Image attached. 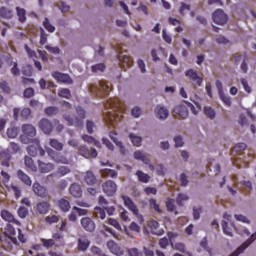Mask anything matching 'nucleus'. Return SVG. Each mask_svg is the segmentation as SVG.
<instances>
[{
    "label": "nucleus",
    "mask_w": 256,
    "mask_h": 256,
    "mask_svg": "<svg viewBox=\"0 0 256 256\" xmlns=\"http://www.w3.org/2000/svg\"><path fill=\"white\" fill-rule=\"evenodd\" d=\"M52 159L56 163L69 164V159L66 156L62 155L61 153H54Z\"/></svg>",
    "instance_id": "32"
},
{
    "label": "nucleus",
    "mask_w": 256,
    "mask_h": 256,
    "mask_svg": "<svg viewBox=\"0 0 256 256\" xmlns=\"http://www.w3.org/2000/svg\"><path fill=\"white\" fill-rule=\"evenodd\" d=\"M148 226L151 228L153 234H155L157 236H162L164 234L163 229L157 230L160 227V224L158 221L150 220V221H148Z\"/></svg>",
    "instance_id": "18"
},
{
    "label": "nucleus",
    "mask_w": 256,
    "mask_h": 256,
    "mask_svg": "<svg viewBox=\"0 0 256 256\" xmlns=\"http://www.w3.org/2000/svg\"><path fill=\"white\" fill-rule=\"evenodd\" d=\"M32 190L35 193L36 196L47 199L49 197L48 190L45 188V186H42L40 183L35 182L32 186Z\"/></svg>",
    "instance_id": "11"
},
{
    "label": "nucleus",
    "mask_w": 256,
    "mask_h": 256,
    "mask_svg": "<svg viewBox=\"0 0 256 256\" xmlns=\"http://www.w3.org/2000/svg\"><path fill=\"white\" fill-rule=\"evenodd\" d=\"M155 112L160 119H166L169 116V110L160 105L156 106Z\"/></svg>",
    "instance_id": "24"
},
{
    "label": "nucleus",
    "mask_w": 256,
    "mask_h": 256,
    "mask_svg": "<svg viewBox=\"0 0 256 256\" xmlns=\"http://www.w3.org/2000/svg\"><path fill=\"white\" fill-rule=\"evenodd\" d=\"M38 165H39V169H40V173H49L51 171H53L54 169V165L51 164V162H41V160L38 161Z\"/></svg>",
    "instance_id": "20"
},
{
    "label": "nucleus",
    "mask_w": 256,
    "mask_h": 256,
    "mask_svg": "<svg viewBox=\"0 0 256 256\" xmlns=\"http://www.w3.org/2000/svg\"><path fill=\"white\" fill-rule=\"evenodd\" d=\"M90 246V240L86 238V236H82V238L78 239V249L80 251H86Z\"/></svg>",
    "instance_id": "25"
},
{
    "label": "nucleus",
    "mask_w": 256,
    "mask_h": 256,
    "mask_svg": "<svg viewBox=\"0 0 256 256\" xmlns=\"http://www.w3.org/2000/svg\"><path fill=\"white\" fill-rule=\"evenodd\" d=\"M185 75L186 77L189 78V80L197 85V86H202L203 84V78H201L199 75H198V72L195 71L194 69H189L188 71L185 72Z\"/></svg>",
    "instance_id": "13"
},
{
    "label": "nucleus",
    "mask_w": 256,
    "mask_h": 256,
    "mask_svg": "<svg viewBox=\"0 0 256 256\" xmlns=\"http://www.w3.org/2000/svg\"><path fill=\"white\" fill-rule=\"evenodd\" d=\"M109 137L115 143L116 146L120 147V152L122 154H125L126 153V148L123 146V143L118 141V139L116 138L117 137V133L115 131H111L109 133Z\"/></svg>",
    "instance_id": "22"
},
{
    "label": "nucleus",
    "mask_w": 256,
    "mask_h": 256,
    "mask_svg": "<svg viewBox=\"0 0 256 256\" xmlns=\"http://www.w3.org/2000/svg\"><path fill=\"white\" fill-rule=\"evenodd\" d=\"M76 114L77 116L64 114L63 115L64 122H66L68 126L81 128L83 126L84 119L86 118V111L81 107H77Z\"/></svg>",
    "instance_id": "2"
},
{
    "label": "nucleus",
    "mask_w": 256,
    "mask_h": 256,
    "mask_svg": "<svg viewBox=\"0 0 256 256\" xmlns=\"http://www.w3.org/2000/svg\"><path fill=\"white\" fill-rule=\"evenodd\" d=\"M45 49H46L48 52H50V53H52V54H54V55H57V54L60 53V48H59L58 46L53 47V46H50V45H46V46H45Z\"/></svg>",
    "instance_id": "63"
},
{
    "label": "nucleus",
    "mask_w": 256,
    "mask_h": 256,
    "mask_svg": "<svg viewBox=\"0 0 256 256\" xmlns=\"http://www.w3.org/2000/svg\"><path fill=\"white\" fill-rule=\"evenodd\" d=\"M44 112L47 116H56L59 114V107L49 106L44 109Z\"/></svg>",
    "instance_id": "38"
},
{
    "label": "nucleus",
    "mask_w": 256,
    "mask_h": 256,
    "mask_svg": "<svg viewBox=\"0 0 256 256\" xmlns=\"http://www.w3.org/2000/svg\"><path fill=\"white\" fill-rule=\"evenodd\" d=\"M71 172L70 168L67 167V166H60L58 169H57V172L56 174L59 176V177H64L65 175L69 174Z\"/></svg>",
    "instance_id": "47"
},
{
    "label": "nucleus",
    "mask_w": 256,
    "mask_h": 256,
    "mask_svg": "<svg viewBox=\"0 0 256 256\" xmlns=\"http://www.w3.org/2000/svg\"><path fill=\"white\" fill-rule=\"evenodd\" d=\"M189 199L187 194H178L176 198V203L179 207H183V201H187Z\"/></svg>",
    "instance_id": "53"
},
{
    "label": "nucleus",
    "mask_w": 256,
    "mask_h": 256,
    "mask_svg": "<svg viewBox=\"0 0 256 256\" xmlns=\"http://www.w3.org/2000/svg\"><path fill=\"white\" fill-rule=\"evenodd\" d=\"M39 128L45 135H51L54 129L53 123L47 118H42L39 122Z\"/></svg>",
    "instance_id": "10"
},
{
    "label": "nucleus",
    "mask_w": 256,
    "mask_h": 256,
    "mask_svg": "<svg viewBox=\"0 0 256 256\" xmlns=\"http://www.w3.org/2000/svg\"><path fill=\"white\" fill-rule=\"evenodd\" d=\"M24 162H25L26 167L30 168V170L32 172H36L37 171V167L35 166V162H34V160L31 157L26 156L24 158Z\"/></svg>",
    "instance_id": "40"
},
{
    "label": "nucleus",
    "mask_w": 256,
    "mask_h": 256,
    "mask_svg": "<svg viewBox=\"0 0 256 256\" xmlns=\"http://www.w3.org/2000/svg\"><path fill=\"white\" fill-rule=\"evenodd\" d=\"M43 247L45 248H52L53 246H55V240L54 239H40Z\"/></svg>",
    "instance_id": "52"
},
{
    "label": "nucleus",
    "mask_w": 256,
    "mask_h": 256,
    "mask_svg": "<svg viewBox=\"0 0 256 256\" xmlns=\"http://www.w3.org/2000/svg\"><path fill=\"white\" fill-rule=\"evenodd\" d=\"M256 240V232L251 235V237L246 240L240 247L236 249L232 254L229 256H239V254L243 253L245 249L251 246V243H253Z\"/></svg>",
    "instance_id": "14"
},
{
    "label": "nucleus",
    "mask_w": 256,
    "mask_h": 256,
    "mask_svg": "<svg viewBox=\"0 0 256 256\" xmlns=\"http://www.w3.org/2000/svg\"><path fill=\"white\" fill-rule=\"evenodd\" d=\"M58 95L60 98H64V99H70L71 98V92L69 90V88H61L58 91Z\"/></svg>",
    "instance_id": "46"
},
{
    "label": "nucleus",
    "mask_w": 256,
    "mask_h": 256,
    "mask_svg": "<svg viewBox=\"0 0 256 256\" xmlns=\"http://www.w3.org/2000/svg\"><path fill=\"white\" fill-rule=\"evenodd\" d=\"M53 126L57 133H62L65 129L64 124H62L58 119L53 120Z\"/></svg>",
    "instance_id": "50"
},
{
    "label": "nucleus",
    "mask_w": 256,
    "mask_h": 256,
    "mask_svg": "<svg viewBox=\"0 0 256 256\" xmlns=\"http://www.w3.org/2000/svg\"><path fill=\"white\" fill-rule=\"evenodd\" d=\"M136 176L138 177L139 181H141V183H144V184H148L149 183V179H150L149 174L144 173L141 170H138L136 172Z\"/></svg>",
    "instance_id": "35"
},
{
    "label": "nucleus",
    "mask_w": 256,
    "mask_h": 256,
    "mask_svg": "<svg viewBox=\"0 0 256 256\" xmlns=\"http://www.w3.org/2000/svg\"><path fill=\"white\" fill-rule=\"evenodd\" d=\"M204 113L210 119H214L216 117V111L212 107H204Z\"/></svg>",
    "instance_id": "49"
},
{
    "label": "nucleus",
    "mask_w": 256,
    "mask_h": 256,
    "mask_svg": "<svg viewBox=\"0 0 256 256\" xmlns=\"http://www.w3.org/2000/svg\"><path fill=\"white\" fill-rule=\"evenodd\" d=\"M171 247L179 252L185 253L186 252V247L185 244L182 242H171Z\"/></svg>",
    "instance_id": "45"
},
{
    "label": "nucleus",
    "mask_w": 256,
    "mask_h": 256,
    "mask_svg": "<svg viewBox=\"0 0 256 256\" xmlns=\"http://www.w3.org/2000/svg\"><path fill=\"white\" fill-rule=\"evenodd\" d=\"M174 113L181 118L185 119L189 116V110L184 105H178L174 108Z\"/></svg>",
    "instance_id": "19"
},
{
    "label": "nucleus",
    "mask_w": 256,
    "mask_h": 256,
    "mask_svg": "<svg viewBox=\"0 0 256 256\" xmlns=\"http://www.w3.org/2000/svg\"><path fill=\"white\" fill-rule=\"evenodd\" d=\"M107 247L109 248L110 252L115 255H121L123 253L120 247L114 241H108Z\"/></svg>",
    "instance_id": "30"
},
{
    "label": "nucleus",
    "mask_w": 256,
    "mask_h": 256,
    "mask_svg": "<svg viewBox=\"0 0 256 256\" xmlns=\"http://www.w3.org/2000/svg\"><path fill=\"white\" fill-rule=\"evenodd\" d=\"M101 174L103 177H111V178H116L118 176V173L116 170L109 169V168L102 169Z\"/></svg>",
    "instance_id": "37"
},
{
    "label": "nucleus",
    "mask_w": 256,
    "mask_h": 256,
    "mask_svg": "<svg viewBox=\"0 0 256 256\" xmlns=\"http://www.w3.org/2000/svg\"><path fill=\"white\" fill-rule=\"evenodd\" d=\"M24 98L30 99L35 96L34 88H26L23 93Z\"/></svg>",
    "instance_id": "59"
},
{
    "label": "nucleus",
    "mask_w": 256,
    "mask_h": 256,
    "mask_svg": "<svg viewBox=\"0 0 256 256\" xmlns=\"http://www.w3.org/2000/svg\"><path fill=\"white\" fill-rule=\"evenodd\" d=\"M28 214L29 210L26 207L21 206L18 208V216L20 217V219H25Z\"/></svg>",
    "instance_id": "58"
},
{
    "label": "nucleus",
    "mask_w": 256,
    "mask_h": 256,
    "mask_svg": "<svg viewBox=\"0 0 256 256\" xmlns=\"http://www.w3.org/2000/svg\"><path fill=\"white\" fill-rule=\"evenodd\" d=\"M121 199L123 200V203L128 210H130L134 215H139V208L132 201L131 197L127 195H122Z\"/></svg>",
    "instance_id": "12"
},
{
    "label": "nucleus",
    "mask_w": 256,
    "mask_h": 256,
    "mask_svg": "<svg viewBox=\"0 0 256 256\" xmlns=\"http://www.w3.org/2000/svg\"><path fill=\"white\" fill-rule=\"evenodd\" d=\"M170 245H171V241H170V239L166 238V236L159 240V246L161 249H167L168 246H170Z\"/></svg>",
    "instance_id": "55"
},
{
    "label": "nucleus",
    "mask_w": 256,
    "mask_h": 256,
    "mask_svg": "<svg viewBox=\"0 0 256 256\" xmlns=\"http://www.w3.org/2000/svg\"><path fill=\"white\" fill-rule=\"evenodd\" d=\"M81 225L85 229V231H89L90 233H92V231H94L96 228V225H95L93 219L90 217L82 218Z\"/></svg>",
    "instance_id": "15"
},
{
    "label": "nucleus",
    "mask_w": 256,
    "mask_h": 256,
    "mask_svg": "<svg viewBox=\"0 0 256 256\" xmlns=\"http://www.w3.org/2000/svg\"><path fill=\"white\" fill-rule=\"evenodd\" d=\"M149 205L152 209H154V211H156L157 213L161 214L162 210L160 205L157 203V201L155 200V198H151L149 200Z\"/></svg>",
    "instance_id": "48"
},
{
    "label": "nucleus",
    "mask_w": 256,
    "mask_h": 256,
    "mask_svg": "<svg viewBox=\"0 0 256 256\" xmlns=\"http://www.w3.org/2000/svg\"><path fill=\"white\" fill-rule=\"evenodd\" d=\"M18 178L27 186L32 185V180L31 178L23 171V170H18L17 172Z\"/></svg>",
    "instance_id": "26"
},
{
    "label": "nucleus",
    "mask_w": 256,
    "mask_h": 256,
    "mask_svg": "<svg viewBox=\"0 0 256 256\" xmlns=\"http://www.w3.org/2000/svg\"><path fill=\"white\" fill-rule=\"evenodd\" d=\"M1 217L4 221L8 223H13L15 222V217L13 216L12 213L9 212V210L3 209L1 211Z\"/></svg>",
    "instance_id": "31"
},
{
    "label": "nucleus",
    "mask_w": 256,
    "mask_h": 256,
    "mask_svg": "<svg viewBox=\"0 0 256 256\" xmlns=\"http://www.w3.org/2000/svg\"><path fill=\"white\" fill-rule=\"evenodd\" d=\"M36 210L39 214H47L50 210V204L45 201L39 202L36 205Z\"/></svg>",
    "instance_id": "21"
},
{
    "label": "nucleus",
    "mask_w": 256,
    "mask_h": 256,
    "mask_svg": "<svg viewBox=\"0 0 256 256\" xmlns=\"http://www.w3.org/2000/svg\"><path fill=\"white\" fill-rule=\"evenodd\" d=\"M103 191L108 197H113L117 191V185L113 180H108L102 184Z\"/></svg>",
    "instance_id": "9"
},
{
    "label": "nucleus",
    "mask_w": 256,
    "mask_h": 256,
    "mask_svg": "<svg viewBox=\"0 0 256 256\" xmlns=\"http://www.w3.org/2000/svg\"><path fill=\"white\" fill-rule=\"evenodd\" d=\"M79 153L81 154L82 157L86 158V159H90V158H97L98 157V152L95 150V148L91 147L88 148L87 146H80L79 148Z\"/></svg>",
    "instance_id": "8"
},
{
    "label": "nucleus",
    "mask_w": 256,
    "mask_h": 256,
    "mask_svg": "<svg viewBox=\"0 0 256 256\" xmlns=\"http://www.w3.org/2000/svg\"><path fill=\"white\" fill-rule=\"evenodd\" d=\"M89 91L98 98H106L112 91V84H108L105 80H100L98 84L90 85Z\"/></svg>",
    "instance_id": "3"
},
{
    "label": "nucleus",
    "mask_w": 256,
    "mask_h": 256,
    "mask_svg": "<svg viewBox=\"0 0 256 256\" xmlns=\"http://www.w3.org/2000/svg\"><path fill=\"white\" fill-rule=\"evenodd\" d=\"M200 247L203 248L206 252L210 254V256L213 255L212 253V248L208 246V240L207 236H205L201 241H200Z\"/></svg>",
    "instance_id": "44"
},
{
    "label": "nucleus",
    "mask_w": 256,
    "mask_h": 256,
    "mask_svg": "<svg viewBox=\"0 0 256 256\" xmlns=\"http://www.w3.org/2000/svg\"><path fill=\"white\" fill-rule=\"evenodd\" d=\"M58 207L64 213L69 212V210L71 208L69 201L66 200L65 198H60V200L58 201Z\"/></svg>",
    "instance_id": "28"
},
{
    "label": "nucleus",
    "mask_w": 256,
    "mask_h": 256,
    "mask_svg": "<svg viewBox=\"0 0 256 256\" xmlns=\"http://www.w3.org/2000/svg\"><path fill=\"white\" fill-rule=\"evenodd\" d=\"M105 211H106L105 207L102 208V207L97 206V207L94 208L93 214L95 215V217L97 219L105 220V217H106Z\"/></svg>",
    "instance_id": "33"
},
{
    "label": "nucleus",
    "mask_w": 256,
    "mask_h": 256,
    "mask_svg": "<svg viewBox=\"0 0 256 256\" xmlns=\"http://www.w3.org/2000/svg\"><path fill=\"white\" fill-rule=\"evenodd\" d=\"M129 138L130 140L132 141V145L134 147H140L141 146V143H142V138L141 136H137L136 134L134 133H130L129 134Z\"/></svg>",
    "instance_id": "36"
},
{
    "label": "nucleus",
    "mask_w": 256,
    "mask_h": 256,
    "mask_svg": "<svg viewBox=\"0 0 256 256\" xmlns=\"http://www.w3.org/2000/svg\"><path fill=\"white\" fill-rule=\"evenodd\" d=\"M212 19L215 24L221 26L227 24L228 22V16L221 9H217L215 12H213Z\"/></svg>",
    "instance_id": "6"
},
{
    "label": "nucleus",
    "mask_w": 256,
    "mask_h": 256,
    "mask_svg": "<svg viewBox=\"0 0 256 256\" xmlns=\"http://www.w3.org/2000/svg\"><path fill=\"white\" fill-rule=\"evenodd\" d=\"M104 119L108 126L115 127V125L121 121L123 104L118 97L109 98L105 104Z\"/></svg>",
    "instance_id": "1"
},
{
    "label": "nucleus",
    "mask_w": 256,
    "mask_h": 256,
    "mask_svg": "<svg viewBox=\"0 0 256 256\" xmlns=\"http://www.w3.org/2000/svg\"><path fill=\"white\" fill-rule=\"evenodd\" d=\"M84 180L86 182L87 185L89 186H93L97 183V178L95 177L93 171H86Z\"/></svg>",
    "instance_id": "23"
},
{
    "label": "nucleus",
    "mask_w": 256,
    "mask_h": 256,
    "mask_svg": "<svg viewBox=\"0 0 256 256\" xmlns=\"http://www.w3.org/2000/svg\"><path fill=\"white\" fill-rule=\"evenodd\" d=\"M134 159L142 161L144 164L149 165L150 159L142 151H136L134 153Z\"/></svg>",
    "instance_id": "27"
},
{
    "label": "nucleus",
    "mask_w": 256,
    "mask_h": 256,
    "mask_svg": "<svg viewBox=\"0 0 256 256\" xmlns=\"http://www.w3.org/2000/svg\"><path fill=\"white\" fill-rule=\"evenodd\" d=\"M166 209L168 212H174L175 211V205L173 198H167L166 200Z\"/></svg>",
    "instance_id": "57"
},
{
    "label": "nucleus",
    "mask_w": 256,
    "mask_h": 256,
    "mask_svg": "<svg viewBox=\"0 0 256 256\" xmlns=\"http://www.w3.org/2000/svg\"><path fill=\"white\" fill-rule=\"evenodd\" d=\"M47 33L43 28H40V45H45L47 43Z\"/></svg>",
    "instance_id": "60"
},
{
    "label": "nucleus",
    "mask_w": 256,
    "mask_h": 256,
    "mask_svg": "<svg viewBox=\"0 0 256 256\" xmlns=\"http://www.w3.org/2000/svg\"><path fill=\"white\" fill-rule=\"evenodd\" d=\"M27 151L30 154V157H36L38 154L40 157H44L46 154L45 150L40 146V141L38 139H34L30 142Z\"/></svg>",
    "instance_id": "5"
},
{
    "label": "nucleus",
    "mask_w": 256,
    "mask_h": 256,
    "mask_svg": "<svg viewBox=\"0 0 256 256\" xmlns=\"http://www.w3.org/2000/svg\"><path fill=\"white\" fill-rule=\"evenodd\" d=\"M92 72L93 73H99V72H104L105 65L104 64H97L92 66Z\"/></svg>",
    "instance_id": "64"
},
{
    "label": "nucleus",
    "mask_w": 256,
    "mask_h": 256,
    "mask_svg": "<svg viewBox=\"0 0 256 256\" xmlns=\"http://www.w3.org/2000/svg\"><path fill=\"white\" fill-rule=\"evenodd\" d=\"M52 240L60 241L61 246L65 245L64 235L61 234V233H53L52 234Z\"/></svg>",
    "instance_id": "56"
},
{
    "label": "nucleus",
    "mask_w": 256,
    "mask_h": 256,
    "mask_svg": "<svg viewBox=\"0 0 256 256\" xmlns=\"http://www.w3.org/2000/svg\"><path fill=\"white\" fill-rule=\"evenodd\" d=\"M42 25L50 33H54L56 31V27L50 23L48 18H44Z\"/></svg>",
    "instance_id": "42"
},
{
    "label": "nucleus",
    "mask_w": 256,
    "mask_h": 256,
    "mask_svg": "<svg viewBox=\"0 0 256 256\" xmlns=\"http://www.w3.org/2000/svg\"><path fill=\"white\" fill-rule=\"evenodd\" d=\"M0 17L4 19H10L13 17V10L7 8V7H1L0 8Z\"/></svg>",
    "instance_id": "34"
},
{
    "label": "nucleus",
    "mask_w": 256,
    "mask_h": 256,
    "mask_svg": "<svg viewBox=\"0 0 256 256\" xmlns=\"http://www.w3.org/2000/svg\"><path fill=\"white\" fill-rule=\"evenodd\" d=\"M22 73L27 77H31L33 75V67L31 65L24 66Z\"/></svg>",
    "instance_id": "61"
},
{
    "label": "nucleus",
    "mask_w": 256,
    "mask_h": 256,
    "mask_svg": "<svg viewBox=\"0 0 256 256\" xmlns=\"http://www.w3.org/2000/svg\"><path fill=\"white\" fill-rule=\"evenodd\" d=\"M19 134V128L17 127H10L6 130V135L10 139H15Z\"/></svg>",
    "instance_id": "39"
},
{
    "label": "nucleus",
    "mask_w": 256,
    "mask_h": 256,
    "mask_svg": "<svg viewBox=\"0 0 256 256\" xmlns=\"http://www.w3.org/2000/svg\"><path fill=\"white\" fill-rule=\"evenodd\" d=\"M22 133L20 135V141L24 143V145H29L36 138V129L32 124H23Z\"/></svg>",
    "instance_id": "4"
},
{
    "label": "nucleus",
    "mask_w": 256,
    "mask_h": 256,
    "mask_svg": "<svg viewBox=\"0 0 256 256\" xmlns=\"http://www.w3.org/2000/svg\"><path fill=\"white\" fill-rule=\"evenodd\" d=\"M17 15H18V20L20 23H25L26 21V10L20 7L16 8Z\"/></svg>",
    "instance_id": "43"
},
{
    "label": "nucleus",
    "mask_w": 256,
    "mask_h": 256,
    "mask_svg": "<svg viewBox=\"0 0 256 256\" xmlns=\"http://www.w3.org/2000/svg\"><path fill=\"white\" fill-rule=\"evenodd\" d=\"M49 144H50V147H52L53 149H55L57 151H62L64 148V144L59 142V140H57V139H51Z\"/></svg>",
    "instance_id": "41"
},
{
    "label": "nucleus",
    "mask_w": 256,
    "mask_h": 256,
    "mask_svg": "<svg viewBox=\"0 0 256 256\" xmlns=\"http://www.w3.org/2000/svg\"><path fill=\"white\" fill-rule=\"evenodd\" d=\"M0 158L3 159L1 162V165L10 167V161L12 159V156L10 153L5 152V151L0 152Z\"/></svg>",
    "instance_id": "29"
},
{
    "label": "nucleus",
    "mask_w": 256,
    "mask_h": 256,
    "mask_svg": "<svg viewBox=\"0 0 256 256\" xmlns=\"http://www.w3.org/2000/svg\"><path fill=\"white\" fill-rule=\"evenodd\" d=\"M247 149V144L245 143H238L234 146L233 152H236L238 154H241L243 151Z\"/></svg>",
    "instance_id": "54"
},
{
    "label": "nucleus",
    "mask_w": 256,
    "mask_h": 256,
    "mask_svg": "<svg viewBox=\"0 0 256 256\" xmlns=\"http://www.w3.org/2000/svg\"><path fill=\"white\" fill-rule=\"evenodd\" d=\"M70 195L74 198H81L82 197V188L81 185L78 183L71 184L69 188Z\"/></svg>",
    "instance_id": "16"
},
{
    "label": "nucleus",
    "mask_w": 256,
    "mask_h": 256,
    "mask_svg": "<svg viewBox=\"0 0 256 256\" xmlns=\"http://www.w3.org/2000/svg\"><path fill=\"white\" fill-rule=\"evenodd\" d=\"M222 231L227 236H233L231 229L229 228V224L226 220L222 221Z\"/></svg>",
    "instance_id": "51"
},
{
    "label": "nucleus",
    "mask_w": 256,
    "mask_h": 256,
    "mask_svg": "<svg viewBox=\"0 0 256 256\" xmlns=\"http://www.w3.org/2000/svg\"><path fill=\"white\" fill-rule=\"evenodd\" d=\"M0 89L7 94L11 93V88L6 81L0 82Z\"/></svg>",
    "instance_id": "62"
},
{
    "label": "nucleus",
    "mask_w": 256,
    "mask_h": 256,
    "mask_svg": "<svg viewBox=\"0 0 256 256\" xmlns=\"http://www.w3.org/2000/svg\"><path fill=\"white\" fill-rule=\"evenodd\" d=\"M16 230L15 228L8 224L6 225V232L5 235L10 238V240L13 242L14 245H18V240L15 238Z\"/></svg>",
    "instance_id": "17"
},
{
    "label": "nucleus",
    "mask_w": 256,
    "mask_h": 256,
    "mask_svg": "<svg viewBox=\"0 0 256 256\" xmlns=\"http://www.w3.org/2000/svg\"><path fill=\"white\" fill-rule=\"evenodd\" d=\"M52 77L60 84L72 85L73 80L69 77V74L59 71L52 72Z\"/></svg>",
    "instance_id": "7"
}]
</instances>
